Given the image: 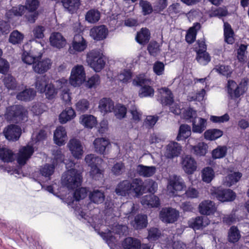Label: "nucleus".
I'll return each mask as SVG.
<instances>
[{"instance_id":"obj_1","label":"nucleus","mask_w":249,"mask_h":249,"mask_svg":"<svg viewBox=\"0 0 249 249\" xmlns=\"http://www.w3.org/2000/svg\"><path fill=\"white\" fill-rule=\"evenodd\" d=\"M144 189L142 180L135 178L132 181L126 179L120 182L117 185L115 192L117 195L123 196L133 194L138 196L142 194Z\"/></svg>"},{"instance_id":"obj_2","label":"nucleus","mask_w":249,"mask_h":249,"mask_svg":"<svg viewBox=\"0 0 249 249\" xmlns=\"http://www.w3.org/2000/svg\"><path fill=\"white\" fill-rule=\"evenodd\" d=\"M82 179L81 172L72 168L63 174L61 183L69 189H73L81 185Z\"/></svg>"},{"instance_id":"obj_3","label":"nucleus","mask_w":249,"mask_h":249,"mask_svg":"<svg viewBox=\"0 0 249 249\" xmlns=\"http://www.w3.org/2000/svg\"><path fill=\"white\" fill-rule=\"evenodd\" d=\"M27 111L21 105H14L7 108L5 118L9 122L18 123L27 120Z\"/></svg>"},{"instance_id":"obj_4","label":"nucleus","mask_w":249,"mask_h":249,"mask_svg":"<svg viewBox=\"0 0 249 249\" xmlns=\"http://www.w3.org/2000/svg\"><path fill=\"white\" fill-rule=\"evenodd\" d=\"M87 61L95 71H101L105 67L106 62L100 50H92L87 53Z\"/></svg>"},{"instance_id":"obj_5","label":"nucleus","mask_w":249,"mask_h":249,"mask_svg":"<svg viewBox=\"0 0 249 249\" xmlns=\"http://www.w3.org/2000/svg\"><path fill=\"white\" fill-rule=\"evenodd\" d=\"M150 81L145 78L143 74L137 76L133 81V84L135 86H140L141 88L139 91V96L141 98L152 97L154 94V89L149 85Z\"/></svg>"},{"instance_id":"obj_6","label":"nucleus","mask_w":249,"mask_h":249,"mask_svg":"<svg viewBox=\"0 0 249 249\" xmlns=\"http://www.w3.org/2000/svg\"><path fill=\"white\" fill-rule=\"evenodd\" d=\"M86 74L82 65H77L71 70L70 83L73 87L79 86L85 80Z\"/></svg>"},{"instance_id":"obj_7","label":"nucleus","mask_w":249,"mask_h":249,"mask_svg":"<svg viewBox=\"0 0 249 249\" xmlns=\"http://www.w3.org/2000/svg\"><path fill=\"white\" fill-rule=\"evenodd\" d=\"M211 196L213 198L221 202L233 201L236 197V194L231 190L218 188L213 190Z\"/></svg>"},{"instance_id":"obj_8","label":"nucleus","mask_w":249,"mask_h":249,"mask_svg":"<svg viewBox=\"0 0 249 249\" xmlns=\"http://www.w3.org/2000/svg\"><path fill=\"white\" fill-rule=\"evenodd\" d=\"M179 216L178 211L172 208H164L160 213L161 220L166 223H173L176 221Z\"/></svg>"},{"instance_id":"obj_9","label":"nucleus","mask_w":249,"mask_h":249,"mask_svg":"<svg viewBox=\"0 0 249 249\" xmlns=\"http://www.w3.org/2000/svg\"><path fill=\"white\" fill-rule=\"evenodd\" d=\"M185 187V183L180 176L175 175L170 176L168 188L172 193L174 194L175 191H181Z\"/></svg>"},{"instance_id":"obj_10","label":"nucleus","mask_w":249,"mask_h":249,"mask_svg":"<svg viewBox=\"0 0 249 249\" xmlns=\"http://www.w3.org/2000/svg\"><path fill=\"white\" fill-rule=\"evenodd\" d=\"M3 133L6 139L14 142L18 140L21 134V130L18 126L11 124L4 129Z\"/></svg>"},{"instance_id":"obj_11","label":"nucleus","mask_w":249,"mask_h":249,"mask_svg":"<svg viewBox=\"0 0 249 249\" xmlns=\"http://www.w3.org/2000/svg\"><path fill=\"white\" fill-rule=\"evenodd\" d=\"M68 146L72 156L77 159H81L83 154V147L80 141L76 139H71Z\"/></svg>"},{"instance_id":"obj_12","label":"nucleus","mask_w":249,"mask_h":249,"mask_svg":"<svg viewBox=\"0 0 249 249\" xmlns=\"http://www.w3.org/2000/svg\"><path fill=\"white\" fill-rule=\"evenodd\" d=\"M34 152V148L32 146L26 145L19 149L17 158L18 163L20 165H23L31 158Z\"/></svg>"},{"instance_id":"obj_13","label":"nucleus","mask_w":249,"mask_h":249,"mask_svg":"<svg viewBox=\"0 0 249 249\" xmlns=\"http://www.w3.org/2000/svg\"><path fill=\"white\" fill-rule=\"evenodd\" d=\"M37 59L34 63L33 69L34 71L38 74H43L47 72L51 67L52 61L50 59H45L39 60Z\"/></svg>"},{"instance_id":"obj_14","label":"nucleus","mask_w":249,"mask_h":249,"mask_svg":"<svg viewBox=\"0 0 249 249\" xmlns=\"http://www.w3.org/2000/svg\"><path fill=\"white\" fill-rule=\"evenodd\" d=\"M182 168L188 174H193L197 168V163L195 160L191 156H186L182 161Z\"/></svg>"},{"instance_id":"obj_15","label":"nucleus","mask_w":249,"mask_h":249,"mask_svg":"<svg viewBox=\"0 0 249 249\" xmlns=\"http://www.w3.org/2000/svg\"><path fill=\"white\" fill-rule=\"evenodd\" d=\"M107 33V29L103 25L94 27L90 31V36L97 41L106 38Z\"/></svg>"},{"instance_id":"obj_16","label":"nucleus","mask_w":249,"mask_h":249,"mask_svg":"<svg viewBox=\"0 0 249 249\" xmlns=\"http://www.w3.org/2000/svg\"><path fill=\"white\" fill-rule=\"evenodd\" d=\"M181 151V146L177 142H170L166 146L165 156L168 159L178 157Z\"/></svg>"},{"instance_id":"obj_17","label":"nucleus","mask_w":249,"mask_h":249,"mask_svg":"<svg viewBox=\"0 0 249 249\" xmlns=\"http://www.w3.org/2000/svg\"><path fill=\"white\" fill-rule=\"evenodd\" d=\"M216 209L214 203L211 200H204L201 202L198 207L199 213L206 215L213 214Z\"/></svg>"},{"instance_id":"obj_18","label":"nucleus","mask_w":249,"mask_h":249,"mask_svg":"<svg viewBox=\"0 0 249 249\" xmlns=\"http://www.w3.org/2000/svg\"><path fill=\"white\" fill-rule=\"evenodd\" d=\"M51 45L58 49L63 48L66 44V40L59 32L53 33L50 36Z\"/></svg>"},{"instance_id":"obj_19","label":"nucleus","mask_w":249,"mask_h":249,"mask_svg":"<svg viewBox=\"0 0 249 249\" xmlns=\"http://www.w3.org/2000/svg\"><path fill=\"white\" fill-rule=\"evenodd\" d=\"M192 122V131L194 133H201L206 128L207 120L200 117H196L191 120Z\"/></svg>"},{"instance_id":"obj_20","label":"nucleus","mask_w":249,"mask_h":249,"mask_svg":"<svg viewBox=\"0 0 249 249\" xmlns=\"http://www.w3.org/2000/svg\"><path fill=\"white\" fill-rule=\"evenodd\" d=\"M136 171L140 176L148 178L155 174L156 172V168L154 166H148L139 164L137 166Z\"/></svg>"},{"instance_id":"obj_21","label":"nucleus","mask_w":249,"mask_h":249,"mask_svg":"<svg viewBox=\"0 0 249 249\" xmlns=\"http://www.w3.org/2000/svg\"><path fill=\"white\" fill-rule=\"evenodd\" d=\"M67 134L65 129L61 126L57 127L53 134L55 143L59 146L64 144L66 140Z\"/></svg>"},{"instance_id":"obj_22","label":"nucleus","mask_w":249,"mask_h":249,"mask_svg":"<svg viewBox=\"0 0 249 249\" xmlns=\"http://www.w3.org/2000/svg\"><path fill=\"white\" fill-rule=\"evenodd\" d=\"M65 10L71 14L76 12L81 5L80 0H61Z\"/></svg>"},{"instance_id":"obj_23","label":"nucleus","mask_w":249,"mask_h":249,"mask_svg":"<svg viewBox=\"0 0 249 249\" xmlns=\"http://www.w3.org/2000/svg\"><path fill=\"white\" fill-rule=\"evenodd\" d=\"M72 46L75 51L82 52L86 48L87 43L82 35L78 34L74 36Z\"/></svg>"},{"instance_id":"obj_24","label":"nucleus","mask_w":249,"mask_h":249,"mask_svg":"<svg viewBox=\"0 0 249 249\" xmlns=\"http://www.w3.org/2000/svg\"><path fill=\"white\" fill-rule=\"evenodd\" d=\"M160 93L161 95L160 101L163 106H170L174 103L172 92L168 88L161 89Z\"/></svg>"},{"instance_id":"obj_25","label":"nucleus","mask_w":249,"mask_h":249,"mask_svg":"<svg viewBox=\"0 0 249 249\" xmlns=\"http://www.w3.org/2000/svg\"><path fill=\"white\" fill-rule=\"evenodd\" d=\"M141 203L142 205L152 208L158 207L160 204L159 197L153 194L146 195L143 196Z\"/></svg>"},{"instance_id":"obj_26","label":"nucleus","mask_w":249,"mask_h":249,"mask_svg":"<svg viewBox=\"0 0 249 249\" xmlns=\"http://www.w3.org/2000/svg\"><path fill=\"white\" fill-rule=\"evenodd\" d=\"M229 95L231 98H238L243 94V91H240L239 86L233 80H229L227 84Z\"/></svg>"},{"instance_id":"obj_27","label":"nucleus","mask_w":249,"mask_h":249,"mask_svg":"<svg viewBox=\"0 0 249 249\" xmlns=\"http://www.w3.org/2000/svg\"><path fill=\"white\" fill-rule=\"evenodd\" d=\"M109 144L108 140L103 138H96L93 142L95 151L100 154H104L106 149Z\"/></svg>"},{"instance_id":"obj_28","label":"nucleus","mask_w":249,"mask_h":249,"mask_svg":"<svg viewBox=\"0 0 249 249\" xmlns=\"http://www.w3.org/2000/svg\"><path fill=\"white\" fill-rule=\"evenodd\" d=\"M99 108L102 112H111L114 109V102L109 98H103L100 101Z\"/></svg>"},{"instance_id":"obj_29","label":"nucleus","mask_w":249,"mask_h":249,"mask_svg":"<svg viewBox=\"0 0 249 249\" xmlns=\"http://www.w3.org/2000/svg\"><path fill=\"white\" fill-rule=\"evenodd\" d=\"M122 246L124 249H139L141 247V242L133 237H127L123 241Z\"/></svg>"},{"instance_id":"obj_30","label":"nucleus","mask_w":249,"mask_h":249,"mask_svg":"<svg viewBox=\"0 0 249 249\" xmlns=\"http://www.w3.org/2000/svg\"><path fill=\"white\" fill-rule=\"evenodd\" d=\"M75 116L74 110L71 107H67L59 115V119L61 124H65Z\"/></svg>"},{"instance_id":"obj_31","label":"nucleus","mask_w":249,"mask_h":249,"mask_svg":"<svg viewBox=\"0 0 249 249\" xmlns=\"http://www.w3.org/2000/svg\"><path fill=\"white\" fill-rule=\"evenodd\" d=\"M55 166L53 164L46 163L40 167L39 171L42 176L50 179V177L53 174Z\"/></svg>"},{"instance_id":"obj_32","label":"nucleus","mask_w":249,"mask_h":249,"mask_svg":"<svg viewBox=\"0 0 249 249\" xmlns=\"http://www.w3.org/2000/svg\"><path fill=\"white\" fill-rule=\"evenodd\" d=\"M36 91L33 89H26L19 92L17 95V98L21 101H29L34 98Z\"/></svg>"},{"instance_id":"obj_33","label":"nucleus","mask_w":249,"mask_h":249,"mask_svg":"<svg viewBox=\"0 0 249 249\" xmlns=\"http://www.w3.org/2000/svg\"><path fill=\"white\" fill-rule=\"evenodd\" d=\"M150 36L149 30L146 28H142L141 31L137 33L136 39L139 44L144 45L148 42Z\"/></svg>"},{"instance_id":"obj_34","label":"nucleus","mask_w":249,"mask_h":249,"mask_svg":"<svg viewBox=\"0 0 249 249\" xmlns=\"http://www.w3.org/2000/svg\"><path fill=\"white\" fill-rule=\"evenodd\" d=\"M191 134V126L186 124L180 125L177 140L178 141L184 140L190 136Z\"/></svg>"},{"instance_id":"obj_35","label":"nucleus","mask_w":249,"mask_h":249,"mask_svg":"<svg viewBox=\"0 0 249 249\" xmlns=\"http://www.w3.org/2000/svg\"><path fill=\"white\" fill-rule=\"evenodd\" d=\"M42 55V53H41L36 55L34 54L33 52L27 53L24 52L22 54V59L25 63L33 65L34 63L36 62L37 59H41Z\"/></svg>"},{"instance_id":"obj_36","label":"nucleus","mask_w":249,"mask_h":249,"mask_svg":"<svg viewBox=\"0 0 249 249\" xmlns=\"http://www.w3.org/2000/svg\"><path fill=\"white\" fill-rule=\"evenodd\" d=\"M233 34L231 25L227 22H224V35L225 42L230 44H232L234 42Z\"/></svg>"},{"instance_id":"obj_37","label":"nucleus","mask_w":249,"mask_h":249,"mask_svg":"<svg viewBox=\"0 0 249 249\" xmlns=\"http://www.w3.org/2000/svg\"><path fill=\"white\" fill-rule=\"evenodd\" d=\"M200 28V23L196 22L189 29L185 36V40L188 43L191 44L194 42L196 37V31Z\"/></svg>"},{"instance_id":"obj_38","label":"nucleus","mask_w":249,"mask_h":249,"mask_svg":"<svg viewBox=\"0 0 249 249\" xmlns=\"http://www.w3.org/2000/svg\"><path fill=\"white\" fill-rule=\"evenodd\" d=\"M49 84V81L45 75L39 76L36 77L35 87L37 91L40 93H44L46 88Z\"/></svg>"},{"instance_id":"obj_39","label":"nucleus","mask_w":249,"mask_h":249,"mask_svg":"<svg viewBox=\"0 0 249 249\" xmlns=\"http://www.w3.org/2000/svg\"><path fill=\"white\" fill-rule=\"evenodd\" d=\"M100 17V12L97 9H92L87 12L85 19L89 23H95L99 20Z\"/></svg>"},{"instance_id":"obj_40","label":"nucleus","mask_w":249,"mask_h":249,"mask_svg":"<svg viewBox=\"0 0 249 249\" xmlns=\"http://www.w3.org/2000/svg\"><path fill=\"white\" fill-rule=\"evenodd\" d=\"M90 201L95 204H101L105 200V196L103 192L94 190L89 195Z\"/></svg>"},{"instance_id":"obj_41","label":"nucleus","mask_w":249,"mask_h":249,"mask_svg":"<svg viewBox=\"0 0 249 249\" xmlns=\"http://www.w3.org/2000/svg\"><path fill=\"white\" fill-rule=\"evenodd\" d=\"M208 145L204 142H199L192 146L191 152L196 156H204L207 152Z\"/></svg>"},{"instance_id":"obj_42","label":"nucleus","mask_w":249,"mask_h":249,"mask_svg":"<svg viewBox=\"0 0 249 249\" xmlns=\"http://www.w3.org/2000/svg\"><path fill=\"white\" fill-rule=\"evenodd\" d=\"M85 160L86 163L91 168L100 165L103 160L94 154H89L86 156Z\"/></svg>"},{"instance_id":"obj_43","label":"nucleus","mask_w":249,"mask_h":249,"mask_svg":"<svg viewBox=\"0 0 249 249\" xmlns=\"http://www.w3.org/2000/svg\"><path fill=\"white\" fill-rule=\"evenodd\" d=\"M241 237L240 233L236 227L231 226L229 230L228 239L231 243H236Z\"/></svg>"},{"instance_id":"obj_44","label":"nucleus","mask_w":249,"mask_h":249,"mask_svg":"<svg viewBox=\"0 0 249 249\" xmlns=\"http://www.w3.org/2000/svg\"><path fill=\"white\" fill-rule=\"evenodd\" d=\"M0 159L4 162H12L14 160V154L7 148H0Z\"/></svg>"},{"instance_id":"obj_45","label":"nucleus","mask_w":249,"mask_h":249,"mask_svg":"<svg viewBox=\"0 0 249 249\" xmlns=\"http://www.w3.org/2000/svg\"><path fill=\"white\" fill-rule=\"evenodd\" d=\"M223 135V131L218 129H212L206 130L204 138L208 140H215Z\"/></svg>"},{"instance_id":"obj_46","label":"nucleus","mask_w":249,"mask_h":249,"mask_svg":"<svg viewBox=\"0 0 249 249\" xmlns=\"http://www.w3.org/2000/svg\"><path fill=\"white\" fill-rule=\"evenodd\" d=\"M81 123L85 127L92 128L96 124V119L91 115H84L81 118Z\"/></svg>"},{"instance_id":"obj_47","label":"nucleus","mask_w":249,"mask_h":249,"mask_svg":"<svg viewBox=\"0 0 249 249\" xmlns=\"http://www.w3.org/2000/svg\"><path fill=\"white\" fill-rule=\"evenodd\" d=\"M242 177V174L240 172H234L228 175L225 178V184L228 186H231L237 182Z\"/></svg>"},{"instance_id":"obj_48","label":"nucleus","mask_w":249,"mask_h":249,"mask_svg":"<svg viewBox=\"0 0 249 249\" xmlns=\"http://www.w3.org/2000/svg\"><path fill=\"white\" fill-rule=\"evenodd\" d=\"M134 228L136 229H141L147 226V216L145 214H138L134 219Z\"/></svg>"},{"instance_id":"obj_49","label":"nucleus","mask_w":249,"mask_h":249,"mask_svg":"<svg viewBox=\"0 0 249 249\" xmlns=\"http://www.w3.org/2000/svg\"><path fill=\"white\" fill-rule=\"evenodd\" d=\"M24 38V35L18 30L13 31L10 35L9 41L15 45L21 43Z\"/></svg>"},{"instance_id":"obj_50","label":"nucleus","mask_w":249,"mask_h":249,"mask_svg":"<svg viewBox=\"0 0 249 249\" xmlns=\"http://www.w3.org/2000/svg\"><path fill=\"white\" fill-rule=\"evenodd\" d=\"M196 60L202 65H207L211 60L210 56L206 51H197Z\"/></svg>"},{"instance_id":"obj_51","label":"nucleus","mask_w":249,"mask_h":249,"mask_svg":"<svg viewBox=\"0 0 249 249\" xmlns=\"http://www.w3.org/2000/svg\"><path fill=\"white\" fill-rule=\"evenodd\" d=\"M227 148L225 146H218L212 151V157L214 159L224 158L227 154Z\"/></svg>"},{"instance_id":"obj_52","label":"nucleus","mask_w":249,"mask_h":249,"mask_svg":"<svg viewBox=\"0 0 249 249\" xmlns=\"http://www.w3.org/2000/svg\"><path fill=\"white\" fill-rule=\"evenodd\" d=\"M214 173L213 169L210 167L203 169L202 173V180L207 183H210L213 179Z\"/></svg>"},{"instance_id":"obj_53","label":"nucleus","mask_w":249,"mask_h":249,"mask_svg":"<svg viewBox=\"0 0 249 249\" xmlns=\"http://www.w3.org/2000/svg\"><path fill=\"white\" fill-rule=\"evenodd\" d=\"M168 5V0H156L153 4L154 11L156 13H160Z\"/></svg>"},{"instance_id":"obj_54","label":"nucleus","mask_w":249,"mask_h":249,"mask_svg":"<svg viewBox=\"0 0 249 249\" xmlns=\"http://www.w3.org/2000/svg\"><path fill=\"white\" fill-rule=\"evenodd\" d=\"M3 82L5 86L9 89H14L17 87V83L15 78L11 75H6Z\"/></svg>"},{"instance_id":"obj_55","label":"nucleus","mask_w":249,"mask_h":249,"mask_svg":"<svg viewBox=\"0 0 249 249\" xmlns=\"http://www.w3.org/2000/svg\"><path fill=\"white\" fill-rule=\"evenodd\" d=\"M139 4L144 16L150 14L154 11L151 3L147 0H141Z\"/></svg>"},{"instance_id":"obj_56","label":"nucleus","mask_w":249,"mask_h":249,"mask_svg":"<svg viewBox=\"0 0 249 249\" xmlns=\"http://www.w3.org/2000/svg\"><path fill=\"white\" fill-rule=\"evenodd\" d=\"M75 107L77 111L85 112L89 108V103L87 99H81L76 103Z\"/></svg>"},{"instance_id":"obj_57","label":"nucleus","mask_w":249,"mask_h":249,"mask_svg":"<svg viewBox=\"0 0 249 249\" xmlns=\"http://www.w3.org/2000/svg\"><path fill=\"white\" fill-rule=\"evenodd\" d=\"M213 70L218 72L220 74L224 75L227 77L231 76V68L229 66H216L213 69Z\"/></svg>"},{"instance_id":"obj_58","label":"nucleus","mask_w":249,"mask_h":249,"mask_svg":"<svg viewBox=\"0 0 249 249\" xmlns=\"http://www.w3.org/2000/svg\"><path fill=\"white\" fill-rule=\"evenodd\" d=\"M104 171L100 169V165L91 168L90 175L95 180H99L103 177Z\"/></svg>"},{"instance_id":"obj_59","label":"nucleus","mask_w":249,"mask_h":249,"mask_svg":"<svg viewBox=\"0 0 249 249\" xmlns=\"http://www.w3.org/2000/svg\"><path fill=\"white\" fill-rule=\"evenodd\" d=\"M25 7L23 5H19L18 7H14L6 13V16L8 18L9 15H13L15 16H21L25 13Z\"/></svg>"},{"instance_id":"obj_60","label":"nucleus","mask_w":249,"mask_h":249,"mask_svg":"<svg viewBox=\"0 0 249 249\" xmlns=\"http://www.w3.org/2000/svg\"><path fill=\"white\" fill-rule=\"evenodd\" d=\"M45 93L46 97L49 100L53 99L57 94V89L54 88V86L52 84H49L45 89Z\"/></svg>"},{"instance_id":"obj_61","label":"nucleus","mask_w":249,"mask_h":249,"mask_svg":"<svg viewBox=\"0 0 249 249\" xmlns=\"http://www.w3.org/2000/svg\"><path fill=\"white\" fill-rule=\"evenodd\" d=\"M114 110V113L116 117L118 119H121L124 118L126 113V108L123 105H117Z\"/></svg>"},{"instance_id":"obj_62","label":"nucleus","mask_w":249,"mask_h":249,"mask_svg":"<svg viewBox=\"0 0 249 249\" xmlns=\"http://www.w3.org/2000/svg\"><path fill=\"white\" fill-rule=\"evenodd\" d=\"M183 118L187 120H191L197 117L196 111L191 107L185 109L182 113Z\"/></svg>"},{"instance_id":"obj_63","label":"nucleus","mask_w":249,"mask_h":249,"mask_svg":"<svg viewBox=\"0 0 249 249\" xmlns=\"http://www.w3.org/2000/svg\"><path fill=\"white\" fill-rule=\"evenodd\" d=\"M228 11L225 8L219 7L213 11L210 14L211 17H218L220 18L225 17L228 14Z\"/></svg>"},{"instance_id":"obj_64","label":"nucleus","mask_w":249,"mask_h":249,"mask_svg":"<svg viewBox=\"0 0 249 249\" xmlns=\"http://www.w3.org/2000/svg\"><path fill=\"white\" fill-rule=\"evenodd\" d=\"M100 83V77L98 74H95L89 79L86 83V86L89 88H95Z\"/></svg>"}]
</instances>
